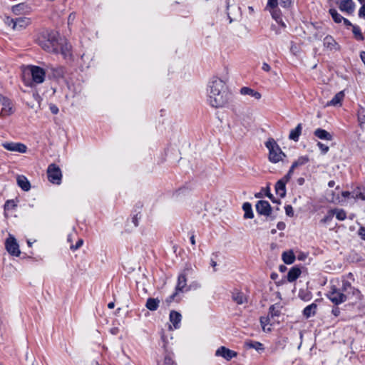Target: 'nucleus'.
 Listing matches in <instances>:
<instances>
[{
	"label": "nucleus",
	"mask_w": 365,
	"mask_h": 365,
	"mask_svg": "<svg viewBox=\"0 0 365 365\" xmlns=\"http://www.w3.org/2000/svg\"><path fill=\"white\" fill-rule=\"evenodd\" d=\"M207 101L213 108H222L231 100V93L228 91L225 83L217 77H213L209 82L207 88Z\"/></svg>",
	"instance_id": "1"
},
{
	"label": "nucleus",
	"mask_w": 365,
	"mask_h": 365,
	"mask_svg": "<svg viewBox=\"0 0 365 365\" xmlns=\"http://www.w3.org/2000/svg\"><path fill=\"white\" fill-rule=\"evenodd\" d=\"M293 3V0H268L265 9L282 28L286 27L283 18Z\"/></svg>",
	"instance_id": "2"
},
{
	"label": "nucleus",
	"mask_w": 365,
	"mask_h": 365,
	"mask_svg": "<svg viewBox=\"0 0 365 365\" xmlns=\"http://www.w3.org/2000/svg\"><path fill=\"white\" fill-rule=\"evenodd\" d=\"M60 34L57 31H46L42 34L38 38V45L45 51L51 53H58L60 48Z\"/></svg>",
	"instance_id": "3"
},
{
	"label": "nucleus",
	"mask_w": 365,
	"mask_h": 365,
	"mask_svg": "<svg viewBox=\"0 0 365 365\" xmlns=\"http://www.w3.org/2000/svg\"><path fill=\"white\" fill-rule=\"evenodd\" d=\"M265 145L269 150V160L274 163H277L283 160L286 157L285 154L282 151L279 145L273 138L269 139Z\"/></svg>",
	"instance_id": "4"
},
{
	"label": "nucleus",
	"mask_w": 365,
	"mask_h": 365,
	"mask_svg": "<svg viewBox=\"0 0 365 365\" xmlns=\"http://www.w3.org/2000/svg\"><path fill=\"white\" fill-rule=\"evenodd\" d=\"M191 288V285H190L189 287H187V279H186V274L185 272L180 274L178 277V282L175 287V292L169 296L168 299H166V302L168 303H170L173 301L178 300L176 297H178V294L180 292H184L190 290Z\"/></svg>",
	"instance_id": "5"
},
{
	"label": "nucleus",
	"mask_w": 365,
	"mask_h": 365,
	"mask_svg": "<svg viewBox=\"0 0 365 365\" xmlns=\"http://www.w3.org/2000/svg\"><path fill=\"white\" fill-rule=\"evenodd\" d=\"M47 175L49 182L53 184L60 185L62 179V173L60 168L54 163L48 165Z\"/></svg>",
	"instance_id": "6"
},
{
	"label": "nucleus",
	"mask_w": 365,
	"mask_h": 365,
	"mask_svg": "<svg viewBox=\"0 0 365 365\" xmlns=\"http://www.w3.org/2000/svg\"><path fill=\"white\" fill-rule=\"evenodd\" d=\"M26 71L31 76L34 83L39 84L44 81L46 72L42 68L37 66H29Z\"/></svg>",
	"instance_id": "7"
},
{
	"label": "nucleus",
	"mask_w": 365,
	"mask_h": 365,
	"mask_svg": "<svg viewBox=\"0 0 365 365\" xmlns=\"http://www.w3.org/2000/svg\"><path fill=\"white\" fill-rule=\"evenodd\" d=\"M328 299L334 304L338 305L346 302L345 295L339 291L337 286L332 284L327 294Z\"/></svg>",
	"instance_id": "8"
},
{
	"label": "nucleus",
	"mask_w": 365,
	"mask_h": 365,
	"mask_svg": "<svg viewBox=\"0 0 365 365\" xmlns=\"http://www.w3.org/2000/svg\"><path fill=\"white\" fill-rule=\"evenodd\" d=\"M5 23L8 26H11L14 30L19 31L26 28L30 24V19L26 17H18L16 19L7 17Z\"/></svg>",
	"instance_id": "9"
},
{
	"label": "nucleus",
	"mask_w": 365,
	"mask_h": 365,
	"mask_svg": "<svg viewBox=\"0 0 365 365\" xmlns=\"http://www.w3.org/2000/svg\"><path fill=\"white\" fill-rule=\"evenodd\" d=\"M5 247L6 251L13 256L18 257L21 254L16 240L10 234L9 235V237L6 240Z\"/></svg>",
	"instance_id": "10"
},
{
	"label": "nucleus",
	"mask_w": 365,
	"mask_h": 365,
	"mask_svg": "<svg viewBox=\"0 0 365 365\" xmlns=\"http://www.w3.org/2000/svg\"><path fill=\"white\" fill-rule=\"evenodd\" d=\"M4 148L9 151L25 153L26 152V146L21 143H4L2 144Z\"/></svg>",
	"instance_id": "11"
},
{
	"label": "nucleus",
	"mask_w": 365,
	"mask_h": 365,
	"mask_svg": "<svg viewBox=\"0 0 365 365\" xmlns=\"http://www.w3.org/2000/svg\"><path fill=\"white\" fill-rule=\"evenodd\" d=\"M342 196L344 197H351L356 200H365V190L361 187H357L352 192L345 191L342 192Z\"/></svg>",
	"instance_id": "12"
},
{
	"label": "nucleus",
	"mask_w": 365,
	"mask_h": 365,
	"mask_svg": "<svg viewBox=\"0 0 365 365\" xmlns=\"http://www.w3.org/2000/svg\"><path fill=\"white\" fill-rule=\"evenodd\" d=\"M324 46L330 51H336L340 49V46L335 39L329 35L324 38Z\"/></svg>",
	"instance_id": "13"
},
{
	"label": "nucleus",
	"mask_w": 365,
	"mask_h": 365,
	"mask_svg": "<svg viewBox=\"0 0 365 365\" xmlns=\"http://www.w3.org/2000/svg\"><path fill=\"white\" fill-rule=\"evenodd\" d=\"M217 356H222L229 361L237 356V353L225 346H221L215 352Z\"/></svg>",
	"instance_id": "14"
},
{
	"label": "nucleus",
	"mask_w": 365,
	"mask_h": 365,
	"mask_svg": "<svg viewBox=\"0 0 365 365\" xmlns=\"http://www.w3.org/2000/svg\"><path fill=\"white\" fill-rule=\"evenodd\" d=\"M339 8L341 11L351 14L354 11L355 4L352 0H343L339 3Z\"/></svg>",
	"instance_id": "15"
},
{
	"label": "nucleus",
	"mask_w": 365,
	"mask_h": 365,
	"mask_svg": "<svg viewBox=\"0 0 365 365\" xmlns=\"http://www.w3.org/2000/svg\"><path fill=\"white\" fill-rule=\"evenodd\" d=\"M232 299L237 304H243L247 302V296L238 289L232 292Z\"/></svg>",
	"instance_id": "16"
},
{
	"label": "nucleus",
	"mask_w": 365,
	"mask_h": 365,
	"mask_svg": "<svg viewBox=\"0 0 365 365\" xmlns=\"http://www.w3.org/2000/svg\"><path fill=\"white\" fill-rule=\"evenodd\" d=\"M2 106L1 113L6 115H10L13 113V104L10 99L6 97H2L1 99Z\"/></svg>",
	"instance_id": "17"
},
{
	"label": "nucleus",
	"mask_w": 365,
	"mask_h": 365,
	"mask_svg": "<svg viewBox=\"0 0 365 365\" xmlns=\"http://www.w3.org/2000/svg\"><path fill=\"white\" fill-rule=\"evenodd\" d=\"M345 295L346 300L354 297L356 299H360L361 292L359 289L353 287L349 282L346 284V291L343 293Z\"/></svg>",
	"instance_id": "18"
},
{
	"label": "nucleus",
	"mask_w": 365,
	"mask_h": 365,
	"mask_svg": "<svg viewBox=\"0 0 365 365\" xmlns=\"http://www.w3.org/2000/svg\"><path fill=\"white\" fill-rule=\"evenodd\" d=\"M169 318L174 328L178 329L180 327V322L182 319L181 314L176 311H171L170 313Z\"/></svg>",
	"instance_id": "19"
},
{
	"label": "nucleus",
	"mask_w": 365,
	"mask_h": 365,
	"mask_svg": "<svg viewBox=\"0 0 365 365\" xmlns=\"http://www.w3.org/2000/svg\"><path fill=\"white\" fill-rule=\"evenodd\" d=\"M17 185L24 190L29 191L31 188V184L29 180L24 175H18L16 178Z\"/></svg>",
	"instance_id": "20"
},
{
	"label": "nucleus",
	"mask_w": 365,
	"mask_h": 365,
	"mask_svg": "<svg viewBox=\"0 0 365 365\" xmlns=\"http://www.w3.org/2000/svg\"><path fill=\"white\" fill-rule=\"evenodd\" d=\"M240 93L244 96H250L253 98H255L257 100H259L261 98L262 95L258 91H256L249 87H242L240 89Z\"/></svg>",
	"instance_id": "21"
},
{
	"label": "nucleus",
	"mask_w": 365,
	"mask_h": 365,
	"mask_svg": "<svg viewBox=\"0 0 365 365\" xmlns=\"http://www.w3.org/2000/svg\"><path fill=\"white\" fill-rule=\"evenodd\" d=\"M286 183L284 180H279L275 185L276 194L281 197H283L286 195Z\"/></svg>",
	"instance_id": "22"
},
{
	"label": "nucleus",
	"mask_w": 365,
	"mask_h": 365,
	"mask_svg": "<svg viewBox=\"0 0 365 365\" xmlns=\"http://www.w3.org/2000/svg\"><path fill=\"white\" fill-rule=\"evenodd\" d=\"M314 135L322 140H332V135L329 132H327V130L322 129V128L316 129L314 130Z\"/></svg>",
	"instance_id": "23"
},
{
	"label": "nucleus",
	"mask_w": 365,
	"mask_h": 365,
	"mask_svg": "<svg viewBox=\"0 0 365 365\" xmlns=\"http://www.w3.org/2000/svg\"><path fill=\"white\" fill-rule=\"evenodd\" d=\"M302 125L299 123L294 129H292L289 135V138L295 142L299 140V138L302 133Z\"/></svg>",
	"instance_id": "24"
},
{
	"label": "nucleus",
	"mask_w": 365,
	"mask_h": 365,
	"mask_svg": "<svg viewBox=\"0 0 365 365\" xmlns=\"http://www.w3.org/2000/svg\"><path fill=\"white\" fill-rule=\"evenodd\" d=\"M245 345L247 348L254 349L258 352L264 351V345L262 343L256 341H247L245 342Z\"/></svg>",
	"instance_id": "25"
},
{
	"label": "nucleus",
	"mask_w": 365,
	"mask_h": 365,
	"mask_svg": "<svg viewBox=\"0 0 365 365\" xmlns=\"http://www.w3.org/2000/svg\"><path fill=\"white\" fill-rule=\"evenodd\" d=\"M301 274V270L299 268L294 267L290 269L287 274V280L289 282H294Z\"/></svg>",
	"instance_id": "26"
},
{
	"label": "nucleus",
	"mask_w": 365,
	"mask_h": 365,
	"mask_svg": "<svg viewBox=\"0 0 365 365\" xmlns=\"http://www.w3.org/2000/svg\"><path fill=\"white\" fill-rule=\"evenodd\" d=\"M282 260L287 264H292L295 260V255L293 251L284 252L282 255Z\"/></svg>",
	"instance_id": "27"
},
{
	"label": "nucleus",
	"mask_w": 365,
	"mask_h": 365,
	"mask_svg": "<svg viewBox=\"0 0 365 365\" xmlns=\"http://www.w3.org/2000/svg\"><path fill=\"white\" fill-rule=\"evenodd\" d=\"M160 304V300L155 298H148L147 299L145 307L150 311H155L158 309Z\"/></svg>",
	"instance_id": "28"
},
{
	"label": "nucleus",
	"mask_w": 365,
	"mask_h": 365,
	"mask_svg": "<svg viewBox=\"0 0 365 365\" xmlns=\"http://www.w3.org/2000/svg\"><path fill=\"white\" fill-rule=\"evenodd\" d=\"M317 304L312 303L310 305L307 306L303 311V314L307 317L309 318L312 316H314L316 313Z\"/></svg>",
	"instance_id": "29"
},
{
	"label": "nucleus",
	"mask_w": 365,
	"mask_h": 365,
	"mask_svg": "<svg viewBox=\"0 0 365 365\" xmlns=\"http://www.w3.org/2000/svg\"><path fill=\"white\" fill-rule=\"evenodd\" d=\"M352 33L354 35V37L356 41H362L364 40V37L361 33V29L357 25L352 26Z\"/></svg>",
	"instance_id": "30"
},
{
	"label": "nucleus",
	"mask_w": 365,
	"mask_h": 365,
	"mask_svg": "<svg viewBox=\"0 0 365 365\" xmlns=\"http://www.w3.org/2000/svg\"><path fill=\"white\" fill-rule=\"evenodd\" d=\"M344 96V92L340 91L337 93L333 98L327 103L328 106H336L339 104Z\"/></svg>",
	"instance_id": "31"
},
{
	"label": "nucleus",
	"mask_w": 365,
	"mask_h": 365,
	"mask_svg": "<svg viewBox=\"0 0 365 365\" xmlns=\"http://www.w3.org/2000/svg\"><path fill=\"white\" fill-rule=\"evenodd\" d=\"M329 14L336 23H341L342 19H344V17L334 9H329Z\"/></svg>",
	"instance_id": "32"
},
{
	"label": "nucleus",
	"mask_w": 365,
	"mask_h": 365,
	"mask_svg": "<svg viewBox=\"0 0 365 365\" xmlns=\"http://www.w3.org/2000/svg\"><path fill=\"white\" fill-rule=\"evenodd\" d=\"M257 211L259 215L269 216L272 213V207H256Z\"/></svg>",
	"instance_id": "33"
},
{
	"label": "nucleus",
	"mask_w": 365,
	"mask_h": 365,
	"mask_svg": "<svg viewBox=\"0 0 365 365\" xmlns=\"http://www.w3.org/2000/svg\"><path fill=\"white\" fill-rule=\"evenodd\" d=\"M334 215L339 220H344L346 217L345 211L342 209H333Z\"/></svg>",
	"instance_id": "34"
},
{
	"label": "nucleus",
	"mask_w": 365,
	"mask_h": 365,
	"mask_svg": "<svg viewBox=\"0 0 365 365\" xmlns=\"http://www.w3.org/2000/svg\"><path fill=\"white\" fill-rule=\"evenodd\" d=\"M358 121L361 128L365 124V108H360L358 111Z\"/></svg>",
	"instance_id": "35"
},
{
	"label": "nucleus",
	"mask_w": 365,
	"mask_h": 365,
	"mask_svg": "<svg viewBox=\"0 0 365 365\" xmlns=\"http://www.w3.org/2000/svg\"><path fill=\"white\" fill-rule=\"evenodd\" d=\"M53 77L55 78H59L64 75V68L63 67H58L52 68Z\"/></svg>",
	"instance_id": "36"
},
{
	"label": "nucleus",
	"mask_w": 365,
	"mask_h": 365,
	"mask_svg": "<svg viewBox=\"0 0 365 365\" xmlns=\"http://www.w3.org/2000/svg\"><path fill=\"white\" fill-rule=\"evenodd\" d=\"M309 161V158L307 156H302L298 158L297 160L292 163L293 168H297L299 165H303Z\"/></svg>",
	"instance_id": "37"
},
{
	"label": "nucleus",
	"mask_w": 365,
	"mask_h": 365,
	"mask_svg": "<svg viewBox=\"0 0 365 365\" xmlns=\"http://www.w3.org/2000/svg\"><path fill=\"white\" fill-rule=\"evenodd\" d=\"M269 323V319L268 317H260V324L264 331H270V328H267V325Z\"/></svg>",
	"instance_id": "38"
},
{
	"label": "nucleus",
	"mask_w": 365,
	"mask_h": 365,
	"mask_svg": "<svg viewBox=\"0 0 365 365\" xmlns=\"http://www.w3.org/2000/svg\"><path fill=\"white\" fill-rule=\"evenodd\" d=\"M245 214L244 217L246 219H252L254 217V213L252 207H242Z\"/></svg>",
	"instance_id": "39"
},
{
	"label": "nucleus",
	"mask_w": 365,
	"mask_h": 365,
	"mask_svg": "<svg viewBox=\"0 0 365 365\" xmlns=\"http://www.w3.org/2000/svg\"><path fill=\"white\" fill-rule=\"evenodd\" d=\"M188 192V189L185 187H181L176 190L174 195L176 197H180L181 195H185Z\"/></svg>",
	"instance_id": "40"
},
{
	"label": "nucleus",
	"mask_w": 365,
	"mask_h": 365,
	"mask_svg": "<svg viewBox=\"0 0 365 365\" xmlns=\"http://www.w3.org/2000/svg\"><path fill=\"white\" fill-rule=\"evenodd\" d=\"M83 244V240L82 239H78L75 245L73 244L70 245V249L73 251H75L79 249Z\"/></svg>",
	"instance_id": "41"
},
{
	"label": "nucleus",
	"mask_w": 365,
	"mask_h": 365,
	"mask_svg": "<svg viewBox=\"0 0 365 365\" xmlns=\"http://www.w3.org/2000/svg\"><path fill=\"white\" fill-rule=\"evenodd\" d=\"M334 216L333 210H331L328 214L322 220V222L324 223H327L331 220L333 217Z\"/></svg>",
	"instance_id": "42"
},
{
	"label": "nucleus",
	"mask_w": 365,
	"mask_h": 365,
	"mask_svg": "<svg viewBox=\"0 0 365 365\" xmlns=\"http://www.w3.org/2000/svg\"><path fill=\"white\" fill-rule=\"evenodd\" d=\"M317 146L320 149L322 154H326L329 151V147L321 142H318Z\"/></svg>",
	"instance_id": "43"
},
{
	"label": "nucleus",
	"mask_w": 365,
	"mask_h": 365,
	"mask_svg": "<svg viewBox=\"0 0 365 365\" xmlns=\"http://www.w3.org/2000/svg\"><path fill=\"white\" fill-rule=\"evenodd\" d=\"M348 283V281L346 280H342L341 284L336 285L339 291L342 293H345V291H346V284Z\"/></svg>",
	"instance_id": "44"
},
{
	"label": "nucleus",
	"mask_w": 365,
	"mask_h": 365,
	"mask_svg": "<svg viewBox=\"0 0 365 365\" xmlns=\"http://www.w3.org/2000/svg\"><path fill=\"white\" fill-rule=\"evenodd\" d=\"M269 315L272 317H277L279 315V311L276 310L274 305L271 306L269 308Z\"/></svg>",
	"instance_id": "45"
},
{
	"label": "nucleus",
	"mask_w": 365,
	"mask_h": 365,
	"mask_svg": "<svg viewBox=\"0 0 365 365\" xmlns=\"http://www.w3.org/2000/svg\"><path fill=\"white\" fill-rule=\"evenodd\" d=\"M140 217H141V215L140 212L135 214L132 217V222L134 224L135 227H137L138 225V220L140 219Z\"/></svg>",
	"instance_id": "46"
},
{
	"label": "nucleus",
	"mask_w": 365,
	"mask_h": 365,
	"mask_svg": "<svg viewBox=\"0 0 365 365\" xmlns=\"http://www.w3.org/2000/svg\"><path fill=\"white\" fill-rule=\"evenodd\" d=\"M23 4L15 5L12 7V11L16 14H20V11L23 9Z\"/></svg>",
	"instance_id": "47"
},
{
	"label": "nucleus",
	"mask_w": 365,
	"mask_h": 365,
	"mask_svg": "<svg viewBox=\"0 0 365 365\" xmlns=\"http://www.w3.org/2000/svg\"><path fill=\"white\" fill-rule=\"evenodd\" d=\"M174 361L169 356H166L164 359V365H173Z\"/></svg>",
	"instance_id": "48"
},
{
	"label": "nucleus",
	"mask_w": 365,
	"mask_h": 365,
	"mask_svg": "<svg viewBox=\"0 0 365 365\" xmlns=\"http://www.w3.org/2000/svg\"><path fill=\"white\" fill-rule=\"evenodd\" d=\"M359 16L360 18H365V4L362 5L359 11Z\"/></svg>",
	"instance_id": "49"
},
{
	"label": "nucleus",
	"mask_w": 365,
	"mask_h": 365,
	"mask_svg": "<svg viewBox=\"0 0 365 365\" xmlns=\"http://www.w3.org/2000/svg\"><path fill=\"white\" fill-rule=\"evenodd\" d=\"M14 207H4V215L6 217H9V215L10 212H11L14 210Z\"/></svg>",
	"instance_id": "50"
},
{
	"label": "nucleus",
	"mask_w": 365,
	"mask_h": 365,
	"mask_svg": "<svg viewBox=\"0 0 365 365\" xmlns=\"http://www.w3.org/2000/svg\"><path fill=\"white\" fill-rule=\"evenodd\" d=\"M75 19H76V14L75 13L70 14V15L68 16V24H72L74 21Z\"/></svg>",
	"instance_id": "51"
},
{
	"label": "nucleus",
	"mask_w": 365,
	"mask_h": 365,
	"mask_svg": "<svg viewBox=\"0 0 365 365\" xmlns=\"http://www.w3.org/2000/svg\"><path fill=\"white\" fill-rule=\"evenodd\" d=\"M285 210H286L287 215H288L289 217H292L293 216L294 212H293V210H292V207H285Z\"/></svg>",
	"instance_id": "52"
},
{
	"label": "nucleus",
	"mask_w": 365,
	"mask_h": 365,
	"mask_svg": "<svg viewBox=\"0 0 365 365\" xmlns=\"http://www.w3.org/2000/svg\"><path fill=\"white\" fill-rule=\"evenodd\" d=\"M359 235L361 239L365 240V227H361L359 230Z\"/></svg>",
	"instance_id": "53"
},
{
	"label": "nucleus",
	"mask_w": 365,
	"mask_h": 365,
	"mask_svg": "<svg viewBox=\"0 0 365 365\" xmlns=\"http://www.w3.org/2000/svg\"><path fill=\"white\" fill-rule=\"evenodd\" d=\"M262 69L266 72H269L271 70L270 66L267 63H263Z\"/></svg>",
	"instance_id": "54"
},
{
	"label": "nucleus",
	"mask_w": 365,
	"mask_h": 365,
	"mask_svg": "<svg viewBox=\"0 0 365 365\" xmlns=\"http://www.w3.org/2000/svg\"><path fill=\"white\" fill-rule=\"evenodd\" d=\"M266 195L267 196H268L272 201L273 203H277L278 202L274 199V197H273L271 193H269V189H266Z\"/></svg>",
	"instance_id": "55"
},
{
	"label": "nucleus",
	"mask_w": 365,
	"mask_h": 365,
	"mask_svg": "<svg viewBox=\"0 0 365 365\" xmlns=\"http://www.w3.org/2000/svg\"><path fill=\"white\" fill-rule=\"evenodd\" d=\"M255 205L259 206V205H270L268 201L266 200H258Z\"/></svg>",
	"instance_id": "56"
},
{
	"label": "nucleus",
	"mask_w": 365,
	"mask_h": 365,
	"mask_svg": "<svg viewBox=\"0 0 365 365\" xmlns=\"http://www.w3.org/2000/svg\"><path fill=\"white\" fill-rule=\"evenodd\" d=\"M285 227H286L285 223H284V222H279L277 223V229H278V230H284V229H285Z\"/></svg>",
	"instance_id": "57"
},
{
	"label": "nucleus",
	"mask_w": 365,
	"mask_h": 365,
	"mask_svg": "<svg viewBox=\"0 0 365 365\" xmlns=\"http://www.w3.org/2000/svg\"><path fill=\"white\" fill-rule=\"evenodd\" d=\"M76 235V234L75 232H73V233H71L68 235V237H67V240L68 242L71 243V245L72 244V242H73V238Z\"/></svg>",
	"instance_id": "58"
},
{
	"label": "nucleus",
	"mask_w": 365,
	"mask_h": 365,
	"mask_svg": "<svg viewBox=\"0 0 365 365\" xmlns=\"http://www.w3.org/2000/svg\"><path fill=\"white\" fill-rule=\"evenodd\" d=\"M50 110H51V113L53 114H57L58 113V108H57V106H56L54 105L51 106Z\"/></svg>",
	"instance_id": "59"
},
{
	"label": "nucleus",
	"mask_w": 365,
	"mask_h": 365,
	"mask_svg": "<svg viewBox=\"0 0 365 365\" xmlns=\"http://www.w3.org/2000/svg\"><path fill=\"white\" fill-rule=\"evenodd\" d=\"M331 312L335 317H337L340 314V309L338 307H335L332 309Z\"/></svg>",
	"instance_id": "60"
},
{
	"label": "nucleus",
	"mask_w": 365,
	"mask_h": 365,
	"mask_svg": "<svg viewBox=\"0 0 365 365\" xmlns=\"http://www.w3.org/2000/svg\"><path fill=\"white\" fill-rule=\"evenodd\" d=\"M342 21L344 22V25L347 26H351L352 27V26H354L349 20H348L347 19H345L344 18V19H342Z\"/></svg>",
	"instance_id": "61"
},
{
	"label": "nucleus",
	"mask_w": 365,
	"mask_h": 365,
	"mask_svg": "<svg viewBox=\"0 0 365 365\" xmlns=\"http://www.w3.org/2000/svg\"><path fill=\"white\" fill-rule=\"evenodd\" d=\"M291 175L289 174H287L283 178H282L281 180H285V183H287V182L289 181V180L291 178Z\"/></svg>",
	"instance_id": "62"
},
{
	"label": "nucleus",
	"mask_w": 365,
	"mask_h": 365,
	"mask_svg": "<svg viewBox=\"0 0 365 365\" xmlns=\"http://www.w3.org/2000/svg\"><path fill=\"white\" fill-rule=\"evenodd\" d=\"M190 242L192 245H195V235H192L190 237Z\"/></svg>",
	"instance_id": "63"
},
{
	"label": "nucleus",
	"mask_w": 365,
	"mask_h": 365,
	"mask_svg": "<svg viewBox=\"0 0 365 365\" xmlns=\"http://www.w3.org/2000/svg\"><path fill=\"white\" fill-rule=\"evenodd\" d=\"M335 185V182L334 180H330L329 182H328V186L329 187H333Z\"/></svg>",
	"instance_id": "64"
}]
</instances>
